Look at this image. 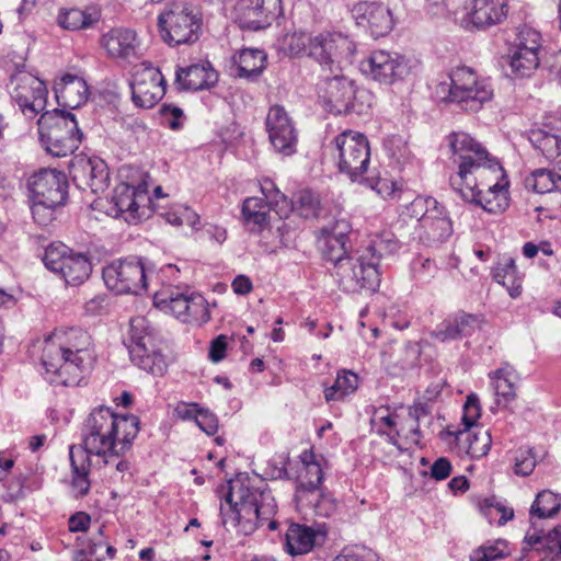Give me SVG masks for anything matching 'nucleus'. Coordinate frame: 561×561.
<instances>
[{
  "label": "nucleus",
  "instance_id": "51",
  "mask_svg": "<svg viewBox=\"0 0 561 561\" xmlns=\"http://www.w3.org/2000/svg\"><path fill=\"white\" fill-rule=\"evenodd\" d=\"M7 501L13 502L20 499H23L26 494V491H36L42 488V483L38 480H34L31 483H27V478L24 474H19L11 478L7 484Z\"/></svg>",
  "mask_w": 561,
  "mask_h": 561
},
{
  "label": "nucleus",
  "instance_id": "21",
  "mask_svg": "<svg viewBox=\"0 0 561 561\" xmlns=\"http://www.w3.org/2000/svg\"><path fill=\"white\" fill-rule=\"evenodd\" d=\"M268 139L274 149L285 156L296 151L297 130L293 119L280 105L270 107L265 119Z\"/></svg>",
  "mask_w": 561,
  "mask_h": 561
},
{
  "label": "nucleus",
  "instance_id": "19",
  "mask_svg": "<svg viewBox=\"0 0 561 561\" xmlns=\"http://www.w3.org/2000/svg\"><path fill=\"white\" fill-rule=\"evenodd\" d=\"M130 85L134 104L142 108L153 107L165 93L162 73L147 62L135 68Z\"/></svg>",
  "mask_w": 561,
  "mask_h": 561
},
{
  "label": "nucleus",
  "instance_id": "40",
  "mask_svg": "<svg viewBox=\"0 0 561 561\" xmlns=\"http://www.w3.org/2000/svg\"><path fill=\"white\" fill-rule=\"evenodd\" d=\"M525 186L538 194H546L554 191L561 192V168H540L534 170L525 179Z\"/></svg>",
  "mask_w": 561,
  "mask_h": 561
},
{
  "label": "nucleus",
  "instance_id": "2",
  "mask_svg": "<svg viewBox=\"0 0 561 561\" xmlns=\"http://www.w3.org/2000/svg\"><path fill=\"white\" fill-rule=\"evenodd\" d=\"M94 359L92 337L81 328L55 329L43 342L41 362L51 383L78 385Z\"/></svg>",
  "mask_w": 561,
  "mask_h": 561
},
{
  "label": "nucleus",
  "instance_id": "26",
  "mask_svg": "<svg viewBox=\"0 0 561 561\" xmlns=\"http://www.w3.org/2000/svg\"><path fill=\"white\" fill-rule=\"evenodd\" d=\"M481 323L480 317L460 311L442 321L431 332V336L439 342L469 337L481 328Z\"/></svg>",
  "mask_w": 561,
  "mask_h": 561
},
{
  "label": "nucleus",
  "instance_id": "22",
  "mask_svg": "<svg viewBox=\"0 0 561 561\" xmlns=\"http://www.w3.org/2000/svg\"><path fill=\"white\" fill-rule=\"evenodd\" d=\"M70 174L78 187L94 194L104 192L108 186L107 165L99 158L76 157L70 163Z\"/></svg>",
  "mask_w": 561,
  "mask_h": 561
},
{
  "label": "nucleus",
  "instance_id": "55",
  "mask_svg": "<svg viewBox=\"0 0 561 561\" xmlns=\"http://www.w3.org/2000/svg\"><path fill=\"white\" fill-rule=\"evenodd\" d=\"M482 510H483L485 517L489 518L490 523H492L493 519L496 516H499V518L496 519V523L499 525H504L510 519H512L514 516L513 508L506 507L505 505L495 501L494 499L485 500V504Z\"/></svg>",
  "mask_w": 561,
  "mask_h": 561
},
{
  "label": "nucleus",
  "instance_id": "9",
  "mask_svg": "<svg viewBox=\"0 0 561 561\" xmlns=\"http://www.w3.org/2000/svg\"><path fill=\"white\" fill-rule=\"evenodd\" d=\"M126 345L131 362L139 368L152 375H162L165 371V358L157 348L153 329L145 317L130 319Z\"/></svg>",
  "mask_w": 561,
  "mask_h": 561
},
{
  "label": "nucleus",
  "instance_id": "15",
  "mask_svg": "<svg viewBox=\"0 0 561 561\" xmlns=\"http://www.w3.org/2000/svg\"><path fill=\"white\" fill-rule=\"evenodd\" d=\"M45 266L59 275L67 285L78 286L85 282L92 271L88 257L73 252L64 243L49 244L43 257Z\"/></svg>",
  "mask_w": 561,
  "mask_h": 561
},
{
  "label": "nucleus",
  "instance_id": "60",
  "mask_svg": "<svg viewBox=\"0 0 561 561\" xmlns=\"http://www.w3.org/2000/svg\"><path fill=\"white\" fill-rule=\"evenodd\" d=\"M401 352L403 353V357L400 359V367L402 369H410L417 365L421 356V347L417 343H407Z\"/></svg>",
  "mask_w": 561,
  "mask_h": 561
},
{
  "label": "nucleus",
  "instance_id": "35",
  "mask_svg": "<svg viewBox=\"0 0 561 561\" xmlns=\"http://www.w3.org/2000/svg\"><path fill=\"white\" fill-rule=\"evenodd\" d=\"M493 278L504 286L512 298H517L523 291L524 275L519 273L513 257H503L494 267Z\"/></svg>",
  "mask_w": 561,
  "mask_h": 561
},
{
  "label": "nucleus",
  "instance_id": "30",
  "mask_svg": "<svg viewBox=\"0 0 561 561\" xmlns=\"http://www.w3.org/2000/svg\"><path fill=\"white\" fill-rule=\"evenodd\" d=\"M505 0H472L469 23L476 28H488L502 23L507 16Z\"/></svg>",
  "mask_w": 561,
  "mask_h": 561
},
{
  "label": "nucleus",
  "instance_id": "39",
  "mask_svg": "<svg viewBox=\"0 0 561 561\" xmlns=\"http://www.w3.org/2000/svg\"><path fill=\"white\" fill-rule=\"evenodd\" d=\"M272 209H275L277 213L280 211L278 208L265 202L262 197H249L244 199L242 205V215L245 225L251 230H262L268 222V214Z\"/></svg>",
  "mask_w": 561,
  "mask_h": 561
},
{
  "label": "nucleus",
  "instance_id": "63",
  "mask_svg": "<svg viewBox=\"0 0 561 561\" xmlns=\"http://www.w3.org/2000/svg\"><path fill=\"white\" fill-rule=\"evenodd\" d=\"M488 554L491 561L503 559L508 556L507 543L505 540H496L494 543H484L480 546Z\"/></svg>",
  "mask_w": 561,
  "mask_h": 561
},
{
  "label": "nucleus",
  "instance_id": "8",
  "mask_svg": "<svg viewBox=\"0 0 561 561\" xmlns=\"http://www.w3.org/2000/svg\"><path fill=\"white\" fill-rule=\"evenodd\" d=\"M161 38L170 46L193 44L199 38L202 16L188 3H173L158 16Z\"/></svg>",
  "mask_w": 561,
  "mask_h": 561
},
{
  "label": "nucleus",
  "instance_id": "4",
  "mask_svg": "<svg viewBox=\"0 0 561 561\" xmlns=\"http://www.w3.org/2000/svg\"><path fill=\"white\" fill-rule=\"evenodd\" d=\"M275 513L276 505L270 491L253 488L249 482L239 480L229 483L225 502L220 504L222 525L243 536L253 534L265 523L270 529H275Z\"/></svg>",
  "mask_w": 561,
  "mask_h": 561
},
{
  "label": "nucleus",
  "instance_id": "27",
  "mask_svg": "<svg viewBox=\"0 0 561 561\" xmlns=\"http://www.w3.org/2000/svg\"><path fill=\"white\" fill-rule=\"evenodd\" d=\"M218 81V73L209 61L179 68L175 72V84L182 90H205Z\"/></svg>",
  "mask_w": 561,
  "mask_h": 561
},
{
  "label": "nucleus",
  "instance_id": "5",
  "mask_svg": "<svg viewBox=\"0 0 561 561\" xmlns=\"http://www.w3.org/2000/svg\"><path fill=\"white\" fill-rule=\"evenodd\" d=\"M450 82L437 85L436 94L443 101L457 104L462 111L477 113L494 96L490 79L467 66L457 67L449 75Z\"/></svg>",
  "mask_w": 561,
  "mask_h": 561
},
{
  "label": "nucleus",
  "instance_id": "13",
  "mask_svg": "<svg viewBox=\"0 0 561 561\" xmlns=\"http://www.w3.org/2000/svg\"><path fill=\"white\" fill-rule=\"evenodd\" d=\"M8 91L27 119L35 118L46 107L48 95L46 84L24 67H18L11 75Z\"/></svg>",
  "mask_w": 561,
  "mask_h": 561
},
{
  "label": "nucleus",
  "instance_id": "23",
  "mask_svg": "<svg viewBox=\"0 0 561 561\" xmlns=\"http://www.w3.org/2000/svg\"><path fill=\"white\" fill-rule=\"evenodd\" d=\"M425 213L419 218L421 228L424 230L425 239L428 242H442L446 240L453 232L451 221L444 214V208L437 206L434 198H415L411 203L412 211L415 216L423 208Z\"/></svg>",
  "mask_w": 561,
  "mask_h": 561
},
{
  "label": "nucleus",
  "instance_id": "61",
  "mask_svg": "<svg viewBox=\"0 0 561 561\" xmlns=\"http://www.w3.org/2000/svg\"><path fill=\"white\" fill-rule=\"evenodd\" d=\"M351 229L352 227L348 220H346L345 218H339L333 224L323 227L321 229V233L330 237H335L336 239H342L343 241H347V236Z\"/></svg>",
  "mask_w": 561,
  "mask_h": 561
},
{
  "label": "nucleus",
  "instance_id": "3",
  "mask_svg": "<svg viewBox=\"0 0 561 561\" xmlns=\"http://www.w3.org/2000/svg\"><path fill=\"white\" fill-rule=\"evenodd\" d=\"M139 432L136 415H118L110 408L94 409L82 427V446L87 457L94 455L108 458L118 457L131 446Z\"/></svg>",
  "mask_w": 561,
  "mask_h": 561
},
{
  "label": "nucleus",
  "instance_id": "16",
  "mask_svg": "<svg viewBox=\"0 0 561 561\" xmlns=\"http://www.w3.org/2000/svg\"><path fill=\"white\" fill-rule=\"evenodd\" d=\"M150 273L141 260H118L104 267L103 279L116 294L140 295L147 288Z\"/></svg>",
  "mask_w": 561,
  "mask_h": 561
},
{
  "label": "nucleus",
  "instance_id": "32",
  "mask_svg": "<svg viewBox=\"0 0 561 561\" xmlns=\"http://www.w3.org/2000/svg\"><path fill=\"white\" fill-rule=\"evenodd\" d=\"M320 535L312 527L291 523L285 534V550L293 557L307 554L313 549Z\"/></svg>",
  "mask_w": 561,
  "mask_h": 561
},
{
  "label": "nucleus",
  "instance_id": "25",
  "mask_svg": "<svg viewBox=\"0 0 561 561\" xmlns=\"http://www.w3.org/2000/svg\"><path fill=\"white\" fill-rule=\"evenodd\" d=\"M352 16L357 25L376 38L389 34L393 27L391 11L379 2L360 1L354 4Z\"/></svg>",
  "mask_w": 561,
  "mask_h": 561
},
{
  "label": "nucleus",
  "instance_id": "37",
  "mask_svg": "<svg viewBox=\"0 0 561 561\" xmlns=\"http://www.w3.org/2000/svg\"><path fill=\"white\" fill-rule=\"evenodd\" d=\"M455 438L459 444L465 445L467 454L472 458L486 456L492 445L490 432L481 427L457 431Z\"/></svg>",
  "mask_w": 561,
  "mask_h": 561
},
{
  "label": "nucleus",
  "instance_id": "7",
  "mask_svg": "<svg viewBox=\"0 0 561 561\" xmlns=\"http://www.w3.org/2000/svg\"><path fill=\"white\" fill-rule=\"evenodd\" d=\"M153 305L184 323L203 324L210 319L207 300L187 287H162L153 295Z\"/></svg>",
  "mask_w": 561,
  "mask_h": 561
},
{
  "label": "nucleus",
  "instance_id": "49",
  "mask_svg": "<svg viewBox=\"0 0 561 561\" xmlns=\"http://www.w3.org/2000/svg\"><path fill=\"white\" fill-rule=\"evenodd\" d=\"M311 36L305 32H294L285 34L279 41V48L288 56L296 57L302 53L308 54V47Z\"/></svg>",
  "mask_w": 561,
  "mask_h": 561
},
{
  "label": "nucleus",
  "instance_id": "31",
  "mask_svg": "<svg viewBox=\"0 0 561 561\" xmlns=\"http://www.w3.org/2000/svg\"><path fill=\"white\" fill-rule=\"evenodd\" d=\"M523 552L543 556L540 561H553L561 556V526L554 527L547 535L527 534L523 541Z\"/></svg>",
  "mask_w": 561,
  "mask_h": 561
},
{
  "label": "nucleus",
  "instance_id": "52",
  "mask_svg": "<svg viewBox=\"0 0 561 561\" xmlns=\"http://www.w3.org/2000/svg\"><path fill=\"white\" fill-rule=\"evenodd\" d=\"M295 209L305 218H313L319 215V196L310 190L300 191L294 202Z\"/></svg>",
  "mask_w": 561,
  "mask_h": 561
},
{
  "label": "nucleus",
  "instance_id": "64",
  "mask_svg": "<svg viewBox=\"0 0 561 561\" xmlns=\"http://www.w3.org/2000/svg\"><path fill=\"white\" fill-rule=\"evenodd\" d=\"M451 473V463L445 458L440 457L431 466V477L437 481L447 479Z\"/></svg>",
  "mask_w": 561,
  "mask_h": 561
},
{
  "label": "nucleus",
  "instance_id": "20",
  "mask_svg": "<svg viewBox=\"0 0 561 561\" xmlns=\"http://www.w3.org/2000/svg\"><path fill=\"white\" fill-rule=\"evenodd\" d=\"M32 201L46 205H65L68 196V181L64 172L42 169L28 180Z\"/></svg>",
  "mask_w": 561,
  "mask_h": 561
},
{
  "label": "nucleus",
  "instance_id": "11",
  "mask_svg": "<svg viewBox=\"0 0 561 561\" xmlns=\"http://www.w3.org/2000/svg\"><path fill=\"white\" fill-rule=\"evenodd\" d=\"M378 265L377 255L369 256V252L356 251L339 264L334 275L345 291H375L380 283Z\"/></svg>",
  "mask_w": 561,
  "mask_h": 561
},
{
  "label": "nucleus",
  "instance_id": "18",
  "mask_svg": "<svg viewBox=\"0 0 561 561\" xmlns=\"http://www.w3.org/2000/svg\"><path fill=\"white\" fill-rule=\"evenodd\" d=\"M411 61L397 51L373 50L360 61V71L383 84L404 79L411 71Z\"/></svg>",
  "mask_w": 561,
  "mask_h": 561
},
{
  "label": "nucleus",
  "instance_id": "53",
  "mask_svg": "<svg viewBox=\"0 0 561 561\" xmlns=\"http://www.w3.org/2000/svg\"><path fill=\"white\" fill-rule=\"evenodd\" d=\"M514 48L522 49V50H528L531 49V51L539 53V49L541 48V35L540 33L528 26L523 25L518 28L515 42H514Z\"/></svg>",
  "mask_w": 561,
  "mask_h": 561
},
{
  "label": "nucleus",
  "instance_id": "12",
  "mask_svg": "<svg viewBox=\"0 0 561 561\" xmlns=\"http://www.w3.org/2000/svg\"><path fill=\"white\" fill-rule=\"evenodd\" d=\"M320 96L334 114H363L367 107L368 93L358 89L354 81L344 75L327 78L320 88Z\"/></svg>",
  "mask_w": 561,
  "mask_h": 561
},
{
  "label": "nucleus",
  "instance_id": "46",
  "mask_svg": "<svg viewBox=\"0 0 561 561\" xmlns=\"http://www.w3.org/2000/svg\"><path fill=\"white\" fill-rule=\"evenodd\" d=\"M319 243L323 257L333 263L334 272L340 263L346 261L352 255V253L347 252V241L342 239L321 233Z\"/></svg>",
  "mask_w": 561,
  "mask_h": 561
},
{
  "label": "nucleus",
  "instance_id": "29",
  "mask_svg": "<svg viewBox=\"0 0 561 561\" xmlns=\"http://www.w3.org/2000/svg\"><path fill=\"white\" fill-rule=\"evenodd\" d=\"M57 103L62 107L77 108L89 96V87L82 77L66 73L54 84Z\"/></svg>",
  "mask_w": 561,
  "mask_h": 561
},
{
  "label": "nucleus",
  "instance_id": "57",
  "mask_svg": "<svg viewBox=\"0 0 561 561\" xmlns=\"http://www.w3.org/2000/svg\"><path fill=\"white\" fill-rule=\"evenodd\" d=\"M481 415V408L479 404V398L477 394L471 393L467 397V400L462 408V424L463 430L472 428Z\"/></svg>",
  "mask_w": 561,
  "mask_h": 561
},
{
  "label": "nucleus",
  "instance_id": "47",
  "mask_svg": "<svg viewBox=\"0 0 561 561\" xmlns=\"http://www.w3.org/2000/svg\"><path fill=\"white\" fill-rule=\"evenodd\" d=\"M358 386V378L352 371H342L337 374L334 383L324 390L325 400H343L347 394L354 392Z\"/></svg>",
  "mask_w": 561,
  "mask_h": 561
},
{
  "label": "nucleus",
  "instance_id": "42",
  "mask_svg": "<svg viewBox=\"0 0 561 561\" xmlns=\"http://www.w3.org/2000/svg\"><path fill=\"white\" fill-rule=\"evenodd\" d=\"M322 457H317L312 451L301 455L302 469L299 473L300 485L308 490H317L323 481Z\"/></svg>",
  "mask_w": 561,
  "mask_h": 561
},
{
  "label": "nucleus",
  "instance_id": "17",
  "mask_svg": "<svg viewBox=\"0 0 561 561\" xmlns=\"http://www.w3.org/2000/svg\"><path fill=\"white\" fill-rule=\"evenodd\" d=\"M337 151V167L352 181L357 180L368 167L370 148L367 138L357 131L345 130L334 140Z\"/></svg>",
  "mask_w": 561,
  "mask_h": 561
},
{
  "label": "nucleus",
  "instance_id": "24",
  "mask_svg": "<svg viewBox=\"0 0 561 561\" xmlns=\"http://www.w3.org/2000/svg\"><path fill=\"white\" fill-rule=\"evenodd\" d=\"M238 12L242 28L263 30L283 15L282 0H240Z\"/></svg>",
  "mask_w": 561,
  "mask_h": 561
},
{
  "label": "nucleus",
  "instance_id": "43",
  "mask_svg": "<svg viewBox=\"0 0 561 561\" xmlns=\"http://www.w3.org/2000/svg\"><path fill=\"white\" fill-rule=\"evenodd\" d=\"M102 529L98 537L91 539L87 548L75 552L73 561H110L114 558L115 548L102 539Z\"/></svg>",
  "mask_w": 561,
  "mask_h": 561
},
{
  "label": "nucleus",
  "instance_id": "50",
  "mask_svg": "<svg viewBox=\"0 0 561 561\" xmlns=\"http://www.w3.org/2000/svg\"><path fill=\"white\" fill-rule=\"evenodd\" d=\"M371 422L379 433L387 434L394 443L399 436L398 415L390 412L388 408H379L375 411Z\"/></svg>",
  "mask_w": 561,
  "mask_h": 561
},
{
  "label": "nucleus",
  "instance_id": "14",
  "mask_svg": "<svg viewBox=\"0 0 561 561\" xmlns=\"http://www.w3.org/2000/svg\"><path fill=\"white\" fill-rule=\"evenodd\" d=\"M356 46L341 33H321L310 39L308 56L331 71L342 70L353 62Z\"/></svg>",
  "mask_w": 561,
  "mask_h": 561
},
{
  "label": "nucleus",
  "instance_id": "10",
  "mask_svg": "<svg viewBox=\"0 0 561 561\" xmlns=\"http://www.w3.org/2000/svg\"><path fill=\"white\" fill-rule=\"evenodd\" d=\"M148 174L137 172L130 182H121L113 191L108 214L137 224L149 213L151 198L148 193Z\"/></svg>",
  "mask_w": 561,
  "mask_h": 561
},
{
  "label": "nucleus",
  "instance_id": "34",
  "mask_svg": "<svg viewBox=\"0 0 561 561\" xmlns=\"http://www.w3.org/2000/svg\"><path fill=\"white\" fill-rule=\"evenodd\" d=\"M101 19V10L95 5L84 9L71 8L61 10L58 14V24L69 31H80L93 27Z\"/></svg>",
  "mask_w": 561,
  "mask_h": 561
},
{
  "label": "nucleus",
  "instance_id": "41",
  "mask_svg": "<svg viewBox=\"0 0 561 561\" xmlns=\"http://www.w3.org/2000/svg\"><path fill=\"white\" fill-rule=\"evenodd\" d=\"M238 77L251 79L257 77L265 67L266 55L261 49L244 48L233 56Z\"/></svg>",
  "mask_w": 561,
  "mask_h": 561
},
{
  "label": "nucleus",
  "instance_id": "48",
  "mask_svg": "<svg viewBox=\"0 0 561 561\" xmlns=\"http://www.w3.org/2000/svg\"><path fill=\"white\" fill-rule=\"evenodd\" d=\"M399 249V241L391 231H383L375 236L364 252H369V256L377 255L378 263L383 255L392 254Z\"/></svg>",
  "mask_w": 561,
  "mask_h": 561
},
{
  "label": "nucleus",
  "instance_id": "6",
  "mask_svg": "<svg viewBox=\"0 0 561 561\" xmlns=\"http://www.w3.org/2000/svg\"><path fill=\"white\" fill-rule=\"evenodd\" d=\"M38 133L46 151L55 157H66L79 148L82 134L75 115L60 110L42 113L37 121Z\"/></svg>",
  "mask_w": 561,
  "mask_h": 561
},
{
  "label": "nucleus",
  "instance_id": "54",
  "mask_svg": "<svg viewBox=\"0 0 561 561\" xmlns=\"http://www.w3.org/2000/svg\"><path fill=\"white\" fill-rule=\"evenodd\" d=\"M261 192L263 199L279 210L287 209L289 202L283 193L276 187L274 182L270 179H265L261 182Z\"/></svg>",
  "mask_w": 561,
  "mask_h": 561
},
{
  "label": "nucleus",
  "instance_id": "33",
  "mask_svg": "<svg viewBox=\"0 0 561 561\" xmlns=\"http://www.w3.org/2000/svg\"><path fill=\"white\" fill-rule=\"evenodd\" d=\"M102 45L114 58H129L136 55L137 35L127 28H114L102 37Z\"/></svg>",
  "mask_w": 561,
  "mask_h": 561
},
{
  "label": "nucleus",
  "instance_id": "45",
  "mask_svg": "<svg viewBox=\"0 0 561 561\" xmlns=\"http://www.w3.org/2000/svg\"><path fill=\"white\" fill-rule=\"evenodd\" d=\"M539 53L513 48L510 56V67L516 76L528 77L539 66Z\"/></svg>",
  "mask_w": 561,
  "mask_h": 561
},
{
  "label": "nucleus",
  "instance_id": "58",
  "mask_svg": "<svg viewBox=\"0 0 561 561\" xmlns=\"http://www.w3.org/2000/svg\"><path fill=\"white\" fill-rule=\"evenodd\" d=\"M32 215L34 220L41 225L46 226L54 219V210L59 205H46L39 201H32Z\"/></svg>",
  "mask_w": 561,
  "mask_h": 561
},
{
  "label": "nucleus",
  "instance_id": "36",
  "mask_svg": "<svg viewBox=\"0 0 561 561\" xmlns=\"http://www.w3.org/2000/svg\"><path fill=\"white\" fill-rule=\"evenodd\" d=\"M69 458L72 468V490L76 496H84L90 490L88 479L90 461L84 450L76 445L69 447Z\"/></svg>",
  "mask_w": 561,
  "mask_h": 561
},
{
  "label": "nucleus",
  "instance_id": "62",
  "mask_svg": "<svg viewBox=\"0 0 561 561\" xmlns=\"http://www.w3.org/2000/svg\"><path fill=\"white\" fill-rule=\"evenodd\" d=\"M195 423L207 435H214L218 430V420L216 415L207 410L199 409Z\"/></svg>",
  "mask_w": 561,
  "mask_h": 561
},
{
  "label": "nucleus",
  "instance_id": "44",
  "mask_svg": "<svg viewBox=\"0 0 561 561\" xmlns=\"http://www.w3.org/2000/svg\"><path fill=\"white\" fill-rule=\"evenodd\" d=\"M560 508L561 496L550 490H543L537 494L530 506V519H534L535 517L539 519L552 518L559 513Z\"/></svg>",
  "mask_w": 561,
  "mask_h": 561
},
{
  "label": "nucleus",
  "instance_id": "59",
  "mask_svg": "<svg viewBox=\"0 0 561 561\" xmlns=\"http://www.w3.org/2000/svg\"><path fill=\"white\" fill-rule=\"evenodd\" d=\"M536 467V460L531 450H519L515 457L514 471L519 476H529Z\"/></svg>",
  "mask_w": 561,
  "mask_h": 561
},
{
  "label": "nucleus",
  "instance_id": "1",
  "mask_svg": "<svg viewBox=\"0 0 561 561\" xmlns=\"http://www.w3.org/2000/svg\"><path fill=\"white\" fill-rule=\"evenodd\" d=\"M448 141L453 162L458 165L450 176L454 190L488 213H503L510 204V182L500 161L467 133H451Z\"/></svg>",
  "mask_w": 561,
  "mask_h": 561
},
{
  "label": "nucleus",
  "instance_id": "38",
  "mask_svg": "<svg viewBox=\"0 0 561 561\" xmlns=\"http://www.w3.org/2000/svg\"><path fill=\"white\" fill-rule=\"evenodd\" d=\"M492 386L494 388L497 401L508 403L516 397V382L518 376L516 370L508 364H503L496 370L490 373Z\"/></svg>",
  "mask_w": 561,
  "mask_h": 561
},
{
  "label": "nucleus",
  "instance_id": "28",
  "mask_svg": "<svg viewBox=\"0 0 561 561\" xmlns=\"http://www.w3.org/2000/svg\"><path fill=\"white\" fill-rule=\"evenodd\" d=\"M529 141L548 160L561 154V118L543 123L542 127L531 129Z\"/></svg>",
  "mask_w": 561,
  "mask_h": 561
},
{
  "label": "nucleus",
  "instance_id": "56",
  "mask_svg": "<svg viewBox=\"0 0 561 561\" xmlns=\"http://www.w3.org/2000/svg\"><path fill=\"white\" fill-rule=\"evenodd\" d=\"M333 561H378L377 554L364 546L345 547Z\"/></svg>",
  "mask_w": 561,
  "mask_h": 561
}]
</instances>
